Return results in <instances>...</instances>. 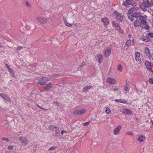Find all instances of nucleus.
<instances>
[{
	"label": "nucleus",
	"mask_w": 153,
	"mask_h": 153,
	"mask_svg": "<svg viewBox=\"0 0 153 153\" xmlns=\"http://www.w3.org/2000/svg\"><path fill=\"white\" fill-rule=\"evenodd\" d=\"M147 16L146 15L143 16H141L139 18L140 21V27L141 28L148 30L149 27L148 25L147 24Z\"/></svg>",
	"instance_id": "obj_1"
},
{
	"label": "nucleus",
	"mask_w": 153,
	"mask_h": 153,
	"mask_svg": "<svg viewBox=\"0 0 153 153\" xmlns=\"http://www.w3.org/2000/svg\"><path fill=\"white\" fill-rule=\"evenodd\" d=\"M140 6L143 11H146L147 8L150 7V2L148 0H143L140 5Z\"/></svg>",
	"instance_id": "obj_2"
},
{
	"label": "nucleus",
	"mask_w": 153,
	"mask_h": 153,
	"mask_svg": "<svg viewBox=\"0 0 153 153\" xmlns=\"http://www.w3.org/2000/svg\"><path fill=\"white\" fill-rule=\"evenodd\" d=\"M114 14L116 17L117 21L119 22H121L123 19V18L121 14L116 11L114 12Z\"/></svg>",
	"instance_id": "obj_3"
},
{
	"label": "nucleus",
	"mask_w": 153,
	"mask_h": 153,
	"mask_svg": "<svg viewBox=\"0 0 153 153\" xmlns=\"http://www.w3.org/2000/svg\"><path fill=\"white\" fill-rule=\"evenodd\" d=\"M135 59L137 62L139 64H141L142 63L141 60L140 58V53L139 52H136L134 54Z\"/></svg>",
	"instance_id": "obj_4"
},
{
	"label": "nucleus",
	"mask_w": 153,
	"mask_h": 153,
	"mask_svg": "<svg viewBox=\"0 0 153 153\" xmlns=\"http://www.w3.org/2000/svg\"><path fill=\"white\" fill-rule=\"evenodd\" d=\"M135 2L134 0H126L123 1V5L125 6H128V5L133 6Z\"/></svg>",
	"instance_id": "obj_5"
},
{
	"label": "nucleus",
	"mask_w": 153,
	"mask_h": 153,
	"mask_svg": "<svg viewBox=\"0 0 153 153\" xmlns=\"http://www.w3.org/2000/svg\"><path fill=\"white\" fill-rule=\"evenodd\" d=\"M86 111V110L85 109L76 110L74 112L73 114L74 115H80L84 114Z\"/></svg>",
	"instance_id": "obj_6"
},
{
	"label": "nucleus",
	"mask_w": 153,
	"mask_h": 153,
	"mask_svg": "<svg viewBox=\"0 0 153 153\" xmlns=\"http://www.w3.org/2000/svg\"><path fill=\"white\" fill-rule=\"evenodd\" d=\"M111 48H108L104 50V56L106 58H108L110 55L111 53Z\"/></svg>",
	"instance_id": "obj_7"
},
{
	"label": "nucleus",
	"mask_w": 153,
	"mask_h": 153,
	"mask_svg": "<svg viewBox=\"0 0 153 153\" xmlns=\"http://www.w3.org/2000/svg\"><path fill=\"white\" fill-rule=\"evenodd\" d=\"M122 128V126L120 125H119L117 126L113 130V134L115 135H118Z\"/></svg>",
	"instance_id": "obj_8"
},
{
	"label": "nucleus",
	"mask_w": 153,
	"mask_h": 153,
	"mask_svg": "<svg viewBox=\"0 0 153 153\" xmlns=\"http://www.w3.org/2000/svg\"><path fill=\"white\" fill-rule=\"evenodd\" d=\"M120 111L126 115H131L132 114V112L131 110L124 108H121Z\"/></svg>",
	"instance_id": "obj_9"
},
{
	"label": "nucleus",
	"mask_w": 153,
	"mask_h": 153,
	"mask_svg": "<svg viewBox=\"0 0 153 153\" xmlns=\"http://www.w3.org/2000/svg\"><path fill=\"white\" fill-rule=\"evenodd\" d=\"M36 19L41 24H45L47 22V19L46 18H42L39 17H37Z\"/></svg>",
	"instance_id": "obj_10"
},
{
	"label": "nucleus",
	"mask_w": 153,
	"mask_h": 153,
	"mask_svg": "<svg viewBox=\"0 0 153 153\" xmlns=\"http://www.w3.org/2000/svg\"><path fill=\"white\" fill-rule=\"evenodd\" d=\"M145 65L148 69L150 71L153 73V71L152 68V65L151 63L148 61H146L145 63Z\"/></svg>",
	"instance_id": "obj_11"
},
{
	"label": "nucleus",
	"mask_w": 153,
	"mask_h": 153,
	"mask_svg": "<svg viewBox=\"0 0 153 153\" xmlns=\"http://www.w3.org/2000/svg\"><path fill=\"white\" fill-rule=\"evenodd\" d=\"M101 21L103 23V25L105 27L109 23V20L107 17L102 18L101 19Z\"/></svg>",
	"instance_id": "obj_12"
},
{
	"label": "nucleus",
	"mask_w": 153,
	"mask_h": 153,
	"mask_svg": "<svg viewBox=\"0 0 153 153\" xmlns=\"http://www.w3.org/2000/svg\"><path fill=\"white\" fill-rule=\"evenodd\" d=\"M139 9V7H132L130 9L128 12V15H131V14L132 13L133 11L138 10Z\"/></svg>",
	"instance_id": "obj_13"
},
{
	"label": "nucleus",
	"mask_w": 153,
	"mask_h": 153,
	"mask_svg": "<svg viewBox=\"0 0 153 153\" xmlns=\"http://www.w3.org/2000/svg\"><path fill=\"white\" fill-rule=\"evenodd\" d=\"M146 139V137L144 135H140L138 136L137 140L139 143L143 142Z\"/></svg>",
	"instance_id": "obj_14"
},
{
	"label": "nucleus",
	"mask_w": 153,
	"mask_h": 153,
	"mask_svg": "<svg viewBox=\"0 0 153 153\" xmlns=\"http://www.w3.org/2000/svg\"><path fill=\"white\" fill-rule=\"evenodd\" d=\"M144 52L148 58H149V57L151 56V54L149 49L148 48L146 47L145 48Z\"/></svg>",
	"instance_id": "obj_15"
},
{
	"label": "nucleus",
	"mask_w": 153,
	"mask_h": 153,
	"mask_svg": "<svg viewBox=\"0 0 153 153\" xmlns=\"http://www.w3.org/2000/svg\"><path fill=\"white\" fill-rule=\"evenodd\" d=\"M132 16L134 18H139L141 16V15L142 13L140 11H137L134 12L132 13Z\"/></svg>",
	"instance_id": "obj_16"
},
{
	"label": "nucleus",
	"mask_w": 153,
	"mask_h": 153,
	"mask_svg": "<svg viewBox=\"0 0 153 153\" xmlns=\"http://www.w3.org/2000/svg\"><path fill=\"white\" fill-rule=\"evenodd\" d=\"M53 87V85L51 82H50L46 85L44 87V88L46 90L48 91L51 88Z\"/></svg>",
	"instance_id": "obj_17"
},
{
	"label": "nucleus",
	"mask_w": 153,
	"mask_h": 153,
	"mask_svg": "<svg viewBox=\"0 0 153 153\" xmlns=\"http://www.w3.org/2000/svg\"><path fill=\"white\" fill-rule=\"evenodd\" d=\"M106 81L110 84H114L116 83L115 79L111 78L108 77L107 78Z\"/></svg>",
	"instance_id": "obj_18"
},
{
	"label": "nucleus",
	"mask_w": 153,
	"mask_h": 153,
	"mask_svg": "<svg viewBox=\"0 0 153 153\" xmlns=\"http://www.w3.org/2000/svg\"><path fill=\"white\" fill-rule=\"evenodd\" d=\"M0 96L8 101H11L10 98L6 94L1 93L0 94Z\"/></svg>",
	"instance_id": "obj_19"
},
{
	"label": "nucleus",
	"mask_w": 153,
	"mask_h": 153,
	"mask_svg": "<svg viewBox=\"0 0 153 153\" xmlns=\"http://www.w3.org/2000/svg\"><path fill=\"white\" fill-rule=\"evenodd\" d=\"M103 56L101 54H98L97 55V60L99 63H101L102 62Z\"/></svg>",
	"instance_id": "obj_20"
},
{
	"label": "nucleus",
	"mask_w": 153,
	"mask_h": 153,
	"mask_svg": "<svg viewBox=\"0 0 153 153\" xmlns=\"http://www.w3.org/2000/svg\"><path fill=\"white\" fill-rule=\"evenodd\" d=\"M19 139L20 140L21 143H24L25 145H26L27 144L28 140L25 137H20Z\"/></svg>",
	"instance_id": "obj_21"
},
{
	"label": "nucleus",
	"mask_w": 153,
	"mask_h": 153,
	"mask_svg": "<svg viewBox=\"0 0 153 153\" xmlns=\"http://www.w3.org/2000/svg\"><path fill=\"white\" fill-rule=\"evenodd\" d=\"M140 20L138 19H137L134 22V25L135 27L139 26L140 25Z\"/></svg>",
	"instance_id": "obj_22"
},
{
	"label": "nucleus",
	"mask_w": 153,
	"mask_h": 153,
	"mask_svg": "<svg viewBox=\"0 0 153 153\" xmlns=\"http://www.w3.org/2000/svg\"><path fill=\"white\" fill-rule=\"evenodd\" d=\"M114 100L117 102H120L123 103H126L127 102V101L126 100L121 99H115Z\"/></svg>",
	"instance_id": "obj_23"
},
{
	"label": "nucleus",
	"mask_w": 153,
	"mask_h": 153,
	"mask_svg": "<svg viewBox=\"0 0 153 153\" xmlns=\"http://www.w3.org/2000/svg\"><path fill=\"white\" fill-rule=\"evenodd\" d=\"M92 88V86H91V85H89L88 86H87L85 87H84L83 88V91H87L88 89H91Z\"/></svg>",
	"instance_id": "obj_24"
},
{
	"label": "nucleus",
	"mask_w": 153,
	"mask_h": 153,
	"mask_svg": "<svg viewBox=\"0 0 153 153\" xmlns=\"http://www.w3.org/2000/svg\"><path fill=\"white\" fill-rule=\"evenodd\" d=\"M115 28L116 30L118 31L119 33H123V31L122 29L120 28V27L119 25L116 27Z\"/></svg>",
	"instance_id": "obj_25"
},
{
	"label": "nucleus",
	"mask_w": 153,
	"mask_h": 153,
	"mask_svg": "<svg viewBox=\"0 0 153 153\" xmlns=\"http://www.w3.org/2000/svg\"><path fill=\"white\" fill-rule=\"evenodd\" d=\"M141 40L146 42H148L150 41V39L147 36L145 37H143L141 38Z\"/></svg>",
	"instance_id": "obj_26"
},
{
	"label": "nucleus",
	"mask_w": 153,
	"mask_h": 153,
	"mask_svg": "<svg viewBox=\"0 0 153 153\" xmlns=\"http://www.w3.org/2000/svg\"><path fill=\"white\" fill-rule=\"evenodd\" d=\"M8 71L9 72L10 74V75L13 77H15L14 74V71L12 69H9L8 70Z\"/></svg>",
	"instance_id": "obj_27"
},
{
	"label": "nucleus",
	"mask_w": 153,
	"mask_h": 153,
	"mask_svg": "<svg viewBox=\"0 0 153 153\" xmlns=\"http://www.w3.org/2000/svg\"><path fill=\"white\" fill-rule=\"evenodd\" d=\"M42 80L46 82L50 80V79L47 77H42L41 78Z\"/></svg>",
	"instance_id": "obj_28"
},
{
	"label": "nucleus",
	"mask_w": 153,
	"mask_h": 153,
	"mask_svg": "<svg viewBox=\"0 0 153 153\" xmlns=\"http://www.w3.org/2000/svg\"><path fill=\"white\" fill-rule=\"evenodd\" d=\"M48 128L49 129L52 131H53L54 129H55L56 128V126H55L51 125L49 126Z\"/></svg>",
	"instance_id": "obj_29"
},
{
	"label": "nucleus",
	"mask_w": 153,
	"mask_h": 153,
	"mask_svg": "<svg viewBox=\"0 0 153 153\" xmlns=\"http://www.w3.org/2000/svg\"><path fill=\"white\" fill-rule=\"evenodd\" d=\"M38 83L42 85H45L46 83V82H44V81H42L41 80H39L38 81Z\"/></svg>",
	"instance_id": "obj_30"
},
{
	"label": "nucleus",
	"mask_w": 153,
	"mask_h": 153,
	"mask_svg": "<svg viewBox=\"0 0 153 153\" xmlns=\"http://www.w3.org/2000/svg\"><path fill=\"white\" fill-rule=\"evenodd\" d=\"M105 112L106 114H109L111 113V111L109 108L107 107L105 108Z\"/></svg>",
	"instance_id": "obj_31"
},
{
	"label": "nucleus",
	"mask_w": 153,
	"mask_h": 153,
	"mask_svg": "<svg viewBox=\"0 0 153 153\" xmlns=\"http://www.w3.org/2000/svg\"><path fill=\"white\" fill-rule=\"evenodd\" d=\"M128 18L131 21H133L134 20V18L132 16V14L131 15H128Z\"/></svg>",
	"instance_id": "obj_32"
},
{
	"label": "nucleus",
	"mask_w": 153,
	"mask_h": 153,
	"mask_svg": "<svg viewBox=\"0 0 153 153\" xmlns=\"http://www.w3.org/2000/svg\"><path fill=\"white\" fill-rule=\"evenodd\" d=\"M117 70L120 72H122L123 70V67L121 65H119L117 67Z\"/></svg>",
	"instance_id": "obj_33"
},
{
	"label": "nucleus",
	"mask_w": 153,
	"mask_h": 153,
	"mask_svg": "<svg viewBox=\"0 0 153 153\" xmlns=\"http://www.w3.org/2000/svg\"><path fill=\"white\" fill-rule=\"evenodd\" d=\"M131 41L130 39L128 40L126 42L125 45H127V46H130L131 44Z\"/></svg>",
	"instance_id": "obj_34"
},
{
	"label": "nucleus",
	"mask_w": 153,
	"mask_h": 153,
	"mask_svg": "<svg viewBox=\"0 0 153 153\" xmlns=\"http://www.w3.org/2000/svg\"><path fill=\"white\" fill-rule=\"evenodd\" d=\"M112 25L113 27H114L115 28H116V27H117L119 25L115 21H113L112 22Z\"/></svg>",
	"instance_id": "obj_35"
},
{
	"label": "nucleus",
	"mask_w": 153,
	"mask_h": 153,
	"mask_svg": "<svg viewBox=\"0 0 153 153\" xmlns=\"http://www.w3.org/2000/svg\"><path fill=\"white\" fill-rule=\"evenodd\" d=\"M65 25L68 27H71L72 25L70 23H69L67 21H65Z\"/></svg>",
	"instance_id": "obj_36"
},
{
	"label": "nucleus",
	"mask_w": 153,
	"mask_h": 153,
	"mask_svg": "<svg viewBox=\"0 0 153 153\" xmlns=\"http://www.w3.org/2000/svg\"><path fill=\"white\" fill-rule=\"evenodd\" d=\"M124 90L125 91H128L129 89H130V86H129V85H128V86H126L124 87Z\"/></svg>",
	"instance_id": "obj_37"
},
{
	"label": "nucleus",
	"mask_w": 153,
	"mask_h": 153,
	"mask_svg": "<svg viewBox=\"0 0 153 153\" xmlns=\"http://www.w3.org/2000/svg\"><path fill=\"white\" fill-rule=\"evenodd\" d=\"M56 148V146H52L50 147L49 149V150H52L54 149H55Z\"/></svg>",
	"instance_id": "obj_38"
},
{
	"label": "nucleus",
	"mask_w": 153,
	"mask_h": 153,
	"mask_svg": "<svg viewBox=\"0 0 153 153\" xmlns=\"http://www.w3.org/2000/svg\"><path fill=\"white\" fill-rule=\"evenodd\" d=\"M2 140H3L4 141H6L7 142H8L9 141V140L8 138L5 137H2L1 138Z\"/></svg>",
	"instance_id": "obj_39"
},
{
	"label": "nucleus",
	"mask_w": 153,
	"mask_h": 153,
	"mask_svg": "<svg viewBox=\"0 0 153 153\" xmlns=\"http://www.w3.org/2000/svg\"><path fill=\"white\" fill-rule=\"evenodd\" d=\"M55 129L56 133L57 134H58L60 132L59 128L57 126H56V128Z\"/></svg>",
	"instance_id": "obj_40"
},
{
	"label": "nucleus",
	"mask_w": 153,
	"mask_h": 153,
	"mask_svg": "<svg viewBox=\"0 0 153 153\" xmlns=\"http://www.w3.org/2000/svg\"><path fill=\"white\" fill-rule=\"evenodd\" d=\"M147 36H149L151 37H153V33H149L147 34Z\"/></svg>",
	"instance_id": "obj_41"
},
{
	"label": "nucleus",
	"mask_w": 153,
	"mask_h": 153,
	"mask_svg": "<svg viewBox=\"0 0 153 153\" xmlns=\"http://www.w3.org/2000/svg\"><path fill=\"white\" fill-rule=\"evenodd\" d=\"M86 65V64L85 63V62H83L81 65L79 67H82L83 66H85Z\"/></svg>",
	"instance_id": "obj_42"
},
{
	"label": "nucleus",
	"mask_w": 153,
	"mask_h": 153,
	"mask_svg": "<svg viewBox=\"0 0 153 153\" xmlns=\"http://www.w3.org/2000/svg\"><path fill=\"white\" fill-rule=\"evenodd\" d=\"M149 82L150 84H153V78H150L149 79Z\"/></svg>",
	"instance_id": "obj_43"
},
{
	"label": "nucleus",
	"mask_w": 153,
	"mask_h": 153,
	"mask_svg": "<svg viewBox=\"0 0 153 153\" xmlns=\"http://www.w3.org/2000/svg\"><path fill=\"white\" fill-rule=\"evenodd\" d=\"M36 105H37V106L39 108H41V109H43L44 110H47V109H45V108H43L41 106H40L39 104H36Z\"/></svg>",
	"instance_id": "obj_44"
},
{
	"label": "nucleus",
	"mask_w": 153,
	"mask_h": 153,
	"mask_svg": "<svg viewBox=\"0 0 153 153\" xmlns=\"http://www.w3.org/2000/svg\"><path fill=\"white\" fill-rule=\"evenodd\" d=\"M90 122H85L83 124V126H86L89 125L90 123Z\"/></svg>",
	"instance_id": "obj_45"
},
{
	"label": "nucleus",
	"mask_w": 153,
	"mask_h": 153,
	"mask_svg": "<svg viewBox=\"0 0 153 153\" xmlns=\"http://www.w3.org/2000/svg\"><path fill=\"white\" fill-rule=\"evenodd\" d=\"M67 132L66 131L64 130H62L61 134L62 135H63V134L64 133H67Z\"/></svg>",
	"instance_id": "obj_46"
},
{
	"label": "nucleus",
	"mask_w": 153,
	"mask_h": 153,
	"mask_svg": "<svg viewBox=\"0 0 153 153\" xmlns=\"http://www.w3.org/2000/svg\"><path fill=\"white\" fill-rule=\"evenodd\" d=\"M126 134L128 135H130L131 136H132L133 135V134L131 131H130L128 132H127L126 133Z\"/></svg>",
	"instance_id": "obj_47"
},
{
	"label": "nucleus",
	"mask_w": 153,
	"mask_h": 153,
	"mask_svg": "<svg viewBox=\"0 0 153 153\" xmlns=\"http://www.w3.org/2000/svg\"><path fill=\"white\" fill-rule=\"evenodd\" d=\"M8 149L9 150H12L13 149V148L12 146H9L8 147Z\"/></svg>",
	"instance_id": "obj_48"
},
{
	"label": "nucleus",
	"mask_w": 153,
	"mask_h": 153,
	"mask_svg": "<svg viewBox=\"0 0 153 153\" xmlns=\"http://www.w3.org/2000/svg\"><path fill=\"white\" fill-rule=\"evenodd\" d=\"M149 58L150 59H152V60H153V53H152L151 56H150V57H149Z\"/></svg>",
	"instance_id": "obj_49"
},
{
	"label": "nucleus",
	"mask_w": 153,
	"mask_h": 153,
	"mask_svg": "<svg viewBox=\"0 0 153 153\" xmlns=\"http://www.w3.org/2000/svg\"><path fill=\"white\" fill-rule=\"evenodd\" d=\"M25 4L26 5L27 7H29L30 6V4L27 1H26L25 2Z\"/></svg>",
	"instance_id": "obj_50"
},
{
	"label": "nucleus",
	"mask_w": 153,
	"mask_h": 153,
	"mask_svg": "<svg viewBox=\"0 0 153 153\" xmlns=\"http://www.w3.org/2000/svg\"><path fill=\"white\" fill-rule=\"evenodd\" d=\"M150 3V7L152 6L153 5V0H151Z\"/></svg>",
	"instance_id": "obj_51"
},
{
	"label": "nucleus",
	"mask_w": 153,
	"mask_h": 153,
	"mask_svg": "<svg viewBox=\"0 0 153 153\" xmlns=\"http://www.w3.org/2000/svg\"><path fill=\"white\" fill-rule=\"evenodd\" d=\"M5 65L7 67V68H8V70H9V69H10V68L9 66L7 64H5Z\"/></svg>",
	"instance_id": "obj_52"
},
{
	"label": "nucleus",
	"mask_w": 153,
	"mask_h": 153,
	"mask_svg": "<svg viewBox=\"0 0 153 153\" xmlns=\"http://www.w3.org/2000/svg\"><path fill=\"white\" fill-rule=\"evenodd\" d=\"M23 48L21 47H17V49L18 50H21V49H22Z\"/></svg>",
	"instance_id": "obj_53"
},
{
	"label": "nucleus",
	"mask_w": 153,
	"mask_h": 153,
	"mask_svg": "<svg viewBox=\"0 0 153 153\" xmlns=\"http://www.w3.org/2000/svg\"><path fill=\"white\" fill-rule=\"evenodd\" d=\"M128 47H129V46H127V45H125L124 46L125 49V50H127L128 49Z\"/></svg>",
	"instance_id": "obj_54"
},
{
	"label": "nucleus",
	"mask_w": 153,
	"mask_h": 153,
	"mask_svg": "<svg viewBox=\"0 0 153 153\" xmlns=\"http://www.w3.org/2000/svg\"><path fill=\"white\" fill-rule=\"evenodd\" d=\"M151 123L152 126H153V117H152L151 119Z\"/></svg>",
	"instance_id": "obj_55"
},
{
	"label": "nucleus",
	"mask_w": 153,
	"mask_h": 153,
	"mask_svg": "<svg viewBox=\"0 0 153 153\" xmlns=\"http://www.w3.org/2000/svg\"><path fill=\"white\" fill-rule=\"evenodd\" d=\"M118 89H119L117 88H114L113 89V91H118Z\"/></svg>",
	"instance_id": "obj_56"
},
{
	"label": "nucleus",
	"mask_w": 153,
	"mask_h": 153,
	"mask_svg": "<svg viewBox=\"0 0 153 153\" xmlns=\"http://www.w3.org/2000/svg\"><path fill=\"white\" fill-rule=\"evenodd\" d=\"M53 103L54 104H57V105L58 106L59 105V103H58V102H56V101H54L53 102Z\"/></svg>",
	"instance_id": "obj_57"
},
{
	"label": "nucleus",
	"mask_w": 153,
	"mask_h": 153,
	"mask_svg": "<svg viewBox=\"0 0 153 153\" xmlns=\"http://www.w3.org/2000/svg\"><path fill=\"white\" fill-rule=\"evenodd\" d=\"M2 45L0 44V48H2Z\"/></svg>",
	"instance_id": "obj_58"
},
{
	"label": "nucleus",
	"mask_w": 153,
	"mask_h": 153,
	"mask_svg": "<svg viewBox=\"0 0 153 153\" xmlns=\"http://www.w3.org/2000/svg\"><path fill=\"white\" fill-rule=\"evenodd\" d=\"M128 36L130 38V37H131V35H128Z\"/></svg>",
	"instance_id": "obj_59"
},
{
	"label": "nucleus",
	"mask_w": 153,
	"mask_h": 153,
	"mask_svg": "<svg viewBox=\"0 0 153 153\" xmlns=\"http://www.w3.org/2000/svg\"><path fill=\"white\" fill-rule=\"evenodd\" d=\"M135 1H139V0H135Z\"/></svg>",
	"instance_id": "obj_60"
},
{
	"label": "nucleus",
	"mask_w": 153,
	"mask_h": 153,
	"mask_svg": "<svg viewBox=\"0 0 153 153\" xmlns=\"http://www.w3.org/2000/svg\"><path fill=\"white\" fill-rule=\"evenodd\" d=\"M152 46H153V44H152Z\"/></svg>",
	"instance_id": "obj_61"
}]
</instances>
